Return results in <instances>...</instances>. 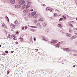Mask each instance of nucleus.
<instances>
[{
  "label": "nucleus",
  "instance_id": "nucleus-1",
  "mask_svg": "<svg viewBox=\"0 0 77 77\" xmlns=\"http://www.w3.org/2000/svg\"><path fill=\"white\" fill-rule=\"evenodd\" d=\"M27 5H26V8H29L30 6V5L32 4V2L31 1L27 0Z\"/></svg>",
  "mask_w": 77,
  "mask_h": 77
},
{
  "label": "nucleus",
  "instance_id": "nucleus-2",
  "mask_svg": "<svg viewBox=\"0 0 77 77\" xmlns=\"http://www.w3.org/2000/svg\"><path fill=\"white\" fill-rule=\"evenodd\" d=\"M63 50L65 51H66V52H68L69 51H71V48H64Z\"/></svg>",
  "mask_w": 77,
  "mask_h": 77
},
{
  "label": "nucleus",
  "instance_id": "nucleus-3",
  "mask_svg": "<svg viewBox=\"0 0 77 77\" xmlns=\"http://www.w3.org/2000/svg\"><path fill=\"white\" fill-rule=\"evenodd\" d=\"M19 3L20 5H23V4H24L25 2V1H24V0H19Z\"/></svg>",
  "mask_w": 77,
  "mask_h": 77
},
{
  "label": "nucleus",
  "instance_id": "nucleus-4",
  "mask_svg": "<svg viewBox=\"0 0 77 77\" xmlns=\"http://www.w3.org/2000/svg\"><path fill=\"white\" fill-rule=\"evenodd\" d=\"M30 11V10H29V9H26L24 10L23 12L24 13H26L27 14V13H29V12Z\"/></svg>",
  "mask_w": 77,
  "mask_h": 77
},
{
  "label": "nucleus",
  "instance_id": "nucleus-5",
  "mask_svg": "<svg viewBox=\"0 0 77 77\" xmlns=\"http://www.w3.org/2000/svg\"><path fill=\"white\" fill-rule=\"evenodd\" d=\"M21 6V5H15V8H16V9H19V8H20Z\"/></svg>",
  "mask_w": 77,
  "mask_h": 77
},
{
  "label": "nucleus",
  "instance_id": "nucleus-6",
  "mask_svg": "<svg viewBox=\"0 0 77 77\" xmlns=\"http://www.w3.org/2000/svg\"><path fill=\"white\" fill-rule=\"evenodd\" d=\"M24 8H26V9H28V8H26V4H25L23 6H22V9L23 10Z\"/></svg>",
  "mask_w": 77,
  "mask_h": 77
},
{
  "label": "nucleus",
  "instance_id": "nucleus-7",
  "mask_svg": "<svg viewBox=\"0 0 77 77\" xmlns=\"http://www.w3.org/2000/svg\"><path fill=\"white\" fill-rule=\"evenodd\" d=\"M51 42L53 44H56L58 42V40H52Z\"/></svg>",
  "mask_w": 77,
  "mask_h": 77
},
{
  "label": "nucleus",
  "instance_id": "nucleus-8",
  "mask_svg": "<svg viewBox=\"0 0 77 77\" xmlns=\"http://www.w3.org/2000/svg\"><path fill=\"white\" fill-rule=\"evenodd\" d=\"M14 25L15 26H18L19 23L18 21L17 20L14 23Z\"/></svg>",
  "mask_w": 77,
  "mask_h": 77
},
{
  "label": "nucleus",
  "instance_id": "nucleus-9",
  "mask_svg": "<svg viewBox=\"0 0 77 77\" xmlns=\"http://www.w3.org/2000/svg\"><path fill=\"white\" fill-rule=\"evenodd\" d=\"M10 2L11 4H14L15 3V0H11Z\"/></svg>",
  "mask_w": 77,
  "mask_h": 77
},
{
  "label": "nucleus",
  "instance_id": "nucleus-10",
  "mask_svg": "<svg viewBox=\"0 0 77 77\" xmlns=\"http://www.w3.org/2000/svg\"><path fill=\"white\" fill-rule=\"evenodd\" d=\"M11 37L12 38H13L14 40H17V38L14 35H11Z\"/></svg>",
  "mask_w": 77,
  "mask_h": 77
},
{
  "label": "nucleus",
  "instance_id": "nucleus-11",
  "mask_svg": "<svg viewBox=\"0 0 77 77\" xmlns=\"http://www.w3.org/2000/svg\"><path fill=\"white\" fill-rule=\"evenodd\" d=\"M36 14V11H34L31 14V15L32 16H34Z\"/></svg>",
  "mask_w": 77,
  "mask_h": 77
},
{
  "label": "nucleus",
  "instance_id": "nucleus-12",
  "mask_svg": "<svg viewBox=\"0 0 77 77\" xmlns=\"http://www.w3.org/2000/svg\"><path fill=\"white\" fill-rule=\"evenodd\" d=\"M66 35L67 36V37H71V34L67 33L66 34Z\"/></svg>",
  "mask_w": 77,
  "mask_h": 77
},
{
  "label": "nucleus",
  "instance_id": "nucleus-13",
  "mask_svg": "<svg viewBox=\"0 0 77 77\" xmlns=\"http://www.w3.org/2000/svg\"><path fill=\"white\" fill-rule=\"evenodd\" d=\"M43 25L44 27H45V26L47 25V23L45 22L43 23Z\"/></svg>",
  "mask_w": 77,
  "mask_h": 77
},
{
  "label": "nucleus",
  "instance_id": "nucleus-14",
  "mask_svg": "<svg viewBox=\"0 0 77 77\" xmlns=\"http://www.w3.org/2000/svg\"><path fill=\"white\" fill-rule=\"evenodd\" d=\"M44 18L43 17L41 18L39 20V21H44Z\"/></svg>",
  "mask_w": 77,
  "mask_h": 77
},
{
  "label": "nucleus",
  "instance_id": "nucleus-15",
  "mask_svg": "<svg viewBox=\"0 0 77 77\" xmlns=\"http://www.w3.org/2000/svg\"><path fill=\"white\" fill-rule=\"evenodd\" d=\"M49 11L50 12H53L54 11V9L52 8H50Z\"/></svg>",
  "mask_w": 77,
  "mask_h": 77
},
{
  "label": "nucleus",
  "instance_id": "nucleus-16",
  "mask_svg": "<svg viewBox=\"0 0 77 77\" xmlns=\"http://www.w3.org/2000/svg\"><path fill=\"white\" fill-rule=\"evenodd\" d=\"M42 39L43 40H44V41H47V40H48V39H47V38H42Z\"/></svg>",
  "mask_w": 77,
  "mask_h": 77
},
{
  "label": "nucleus",
  "instance_id": "nucleus-17",
  "mask_svg": "<svg viewBox=\"0 0 77 77\" xmlns=\"http://www.w3.org/2000/svg\"><path fill=\"white\" fill-rule=\"evenodd\" d=\"M59 44L60 43H59L55 45L56 47H59V46H60V45Z\"/></svg>",
  "mask_w": 77,
  "mask_h": 77
},
{
  "label": "nucleus",
  "instance_id": "nucleus-18",
  "mask_svg": "<svg viewBox=\"0 0 77 77\" xmlns=\"http://www.w3.org/2000/svg\"><path fill=\"white\" fill-rule=\"evenodd\" d=\"M38 14H37L33 18H38Z\"/></svg>",
  "mask_w": 77,
  "mask_h": 77
},
{
  "label": "nucleus",
  "instance_id": "nucleus-19",
  "mask_svg": "<svg viewBox=\"0 0 77 77\" xmlns=\"http://www.w3.org/2000/svg\"><path fill=\"white\" fill-rule=\"evenodd\" d=\"M2 26L3 27H4V28H6L7 27L6 25L4 23L2 24Z\"/></svg>",
  "mask_w": 77,
  "mask_h": 77
},
{
  "label": "nucleus",
  "instance_id": "nucleus-20",
  "mask_svg": "<svg viewBox=\"0 0 77 77\" xmlns=\"http://www.w3.org/2000/svg\"><path fill=\"white\" fill-rule=\"evenodd\" d=\"M5 18H6V20L9 22V18H8L7 16H6Z\"/></svg>",
  "mask_w": 77,
  "mask_h": 77
},
{
  "label": "nucleus",
  "instance_id": "nucleus-21",
  "mask_svg": "<svg viewBox=\"0 0 77 77\" xmlns=\"http://www.w3.org/2000/svg\"><path fill=\"white\" fill-rule=\"evenodd\" d=\"M11 26H12V29H15V25H14L11 24Z\"/></svg>",
  "mask_w": 77,
  "mask_h": 77
},
{
  "label": "nucleus",
  "instance_id": "nucleus-22",
  "mask_svg": "<svg viewBox=\"0 0 77 77\" xmlns=\"http://www.w3.org/2000/svg\"><path fill=\"white\" fill-rule=\"evenodd\" d=\"M49 32V29H47L45 30V33H48V32Z\"/></svg>",
  "mask_w": 77,
  "mask_h": 77
},
{
  "label": "nucleus",
  "instance_id": "nucleus-23",
  "mask_svg": "<svg viewBox=\"0 0 77 77\" xmlns=\"http://www.w3.org/2000/svg\"><path fill=\"white\" fill-rule=\"evenodd\" d=\"M70 39H71V40H72L73 39H75V37H74V36H73Z\"/></svg>",
  "mask_w": 77,
  "mask_h": 77
},
{
  "label": "nucleus",
  "instance_id": "nucleus-24",
  "mask_svg": "<svg viewBox=\"0 0 77 77\" xmlns=\"http://www.w3.org/2000/svg\"><path fill=\"white\" fill-rule=\"evenodd\" d=\"M63 18H64V19H65V20H66V16L64 15H63Z\"/></svg>",
  "mask_w": 77,
  "mask_h": 77
},
{
  "label": "nucleus",
  "instance_id": "nucleus-25",
  "mask_svg": "<svg viewBox=\"0 0 77 77\" xmlns=\"http://www.w3.org/2000/svg\"><path fill=\"white\" fill-rule=\"evenodd\" d=\"M58 26L59 28H61V27H62V24H58Z\"/></svg>",
  "mask_w": 77,
  "mask_h": 77
},
{
  "label": "nucleus",
  "instance_id": "nucleus-26",
  "mask_svg": "<svg viewBox=\"0 0 77 77\" xmlns=\"http://www.w3.org/2000/svg\"><path fill=\"white\" fill-rule=\"evenodd\" d=\"M50 9V8H49V7H47L46 8V11H48Z\"/></svg>",
  "mask_w": 77,
  "mask_h": 77
},
{
  "label": "nucleus",
  "instance_id": "nucleus-27",
  "mask_svg": "<svg viewBox=\"0 0 77 77\" xmlns=\"http://www.w3.org/2000/svg\"><path fill=\"white\" fill-rule=\"evenodd\" d=\"M30 27H31L32 28H37V27L36 26H30Z\"/></svg>",
  "mask_w": 77,
  "mask_h": 77
},
{
  "label": "nucleus",
  "instance_id": "nucleus-28",
  "mask_svg": "<svg viewBox=\"0 0 77 77\" xmlns=\"http://www.w3.org/2000/svg\"><path fill=\"white\" fill-rule=\"evenodd\" d=\"M58 15L57 13H55L54 15V17H57Z\"/></svg>",
  "mask_w": 77,
  "mask_h": 77
},
{
  "label": "nucleus",
  "instance_id": "nucleus-29",
  "mask_svg": "<svg viewBox=\"0 0 77 77\" xmlns=\"http://www.w3.org/2000/svg\"><path fill=\"white\" fill-rule=\"evenodd\" d=\"M37 23V20H34V23L35 24Z\"/></svg>",
  "mask_w": 77,
  "mask_h": 77
},
{
  "label": "nucleus",
  "instance_id": "nucleus-30",
  "mask_svg": "<svg viewBox=\"0 0 77 77\" xmlns=\"http://www.w3.org/2000/svg\"><path fill=\"white\" fill-rule=\"evenodd\" d=\"M59 21H63V18H61L59 19Z\"/></svg>",
  "mask_w": 77,
  "mask_h": 77
},
{
  "label": "nucleus",
  "instance_id": "nucleus-31",
  "mask_svg": "<svg viewBox=\"0 0 77 77\" xmlns=\"http://www.w3.org/2000/svg\"><path fill=\"white\" fill-rule=\"evenodd\" d=\"M19 39L21 40V41H23V38H21V37H20L19 38Z\"/></svg>",
  "mask_w": 77,
  "mask_h": 77
},
{
  "label": "nucleus",
  "instance_id": "nucleus-32",
  "mask_svg": "<svg viewBox=\"0 0 77 77\" xmlns=\"http://www.w3.org/2000/svg\"><path fill=\"white\" fill-rule=\"evenodd\" d=\"M69 32H70V33H71V32H72V30H71V29H69Z\"/></svg>",
  "mask_w": 77,
  "mask_h": 77
},
{
  "label": "nucleus",
  "instance_id": "nucleus-33",
  "mask_svg": "<svg viewBox=\"0 0 77 77\" xmlns=\"http://www.w3.org/2000/svg\"><path fill=\"white\" fill-rule=\"evenodd\" d=\"M65 42V41H62V42H61L59 43H58L60 45V44H61V43H63V42Z\"/></svg>",
  "mask_w": 77,
  "mask_h": 77
},
{
  "label": "nucleus",
  "instance_id": "nucleus-34",
  "mask_svg": "<svg viewBox=\"0 0 77 77\" xmlns=\"http://www.w3.org/2000/svg\"><path fill=\"white\" fill-rule=\"evenodd\" d=\"M8 38H11V36H10V34H8Z\"/></svg>",
  "mask_w": 77,
  "mask_h": 77
},
{
  "label": "nucleus",
  "instance_id": "nucleus-35",
  "mask_svg": "<svg viewBox=\"0 0 77 77\" xmlns=\"http://www.w3.org/2000/svg\"><path fill=\"white\" fill-rule=\"evenodd\" d=\"M74 52L75 53H77V50H75L74 51Z\"/></svg>",
  "mask_w": 77,
  "mask_h": 77
},
{
  "label": "nucleus",
  "instance_id": "nucleus-36",
  "mask_svg": "<svg viewBox=\"0 0 77 77\" xmlns=\"http://www.w3.org/2000/svg\"><path fill=\"white\" fill-rule=\"evenodd\" d=\"M30 39H31V41H32L33 40V37H31V38H30Z\"/></svg>",
  "mask_w": 77,
  "mask_h": 77
},
{
  "label": "nucleus",
  "instance_id": "nucleus-37",
  "mask_svg": "<svg viewBox=\"0 0 77 77\" xmlns=\"http://www.w3.org/2000/svg\"><path fill=\"white\" fill-rule=\"evenodd\" d=\"M55 11H56V12H59V11L57 9L55 10Z\"/></svg>",
  "mask_w": 77,
  "mask_h": 77
},
{
  "label": "nucleus",
  "instance_id": "nucleus-38",
  "mask_svg": "<svg viewBox=\"0 0 77 77\" xmlns=\"http://www.w3.org/2000/svg\"><path fill=\"white\" fill-rule=\"evenodd\" d=\"M5 52L6 53H9V52H8V51H6Z\"/></svg>",
  "mask_w": 77,
  "mask_h": 77
},
{
  "label": "nucleus",
  "instance_id": "nucleus-39",
  "mask_svg": "<svg viewBox=\"0 0 77 77\" xmlns=\"http://www.w3.org/2000/svg\"><path fill=\"white\" fill-rule=\"evenodd\" d=\"M70 26H71V27H74L73 25H72L71 24H70Z\"/></svg>",
  "mask_w": 77,
  "mask_h": 77
},
{
  "label": "nucleus",
  "instance_id": "nucleus-40",
  "mask_svg": "<svg viewBox=\"0 0 77 77\" xmlns=\"http://www.w3.org/2000/svg\"><path fill=\"white\" fill-rule=\"evenodd\" d=\"M73 55L74 56H77V54H73Z\"/></svg>",
  "mask_w": 77,
  "mask_h": 77
},
{
  "label": "nucleus",
  "instance_id": "nucleus-41",
  "mask_svg": "<svg viewBox=\"0 0 77 77\" xmlns=\"http://www.w3.org/2000/svg\"><path fill=\"white\" fill-rule=\"evenodd\" d=\"M9 74V71H7V75H8Z\"/></svg>",
  "mask_w": 77,
  "mask_h": 77
},
{
  "label": "nucleus",
  "instance_id": "nucleus-42",
  "mask_svg": "<svg viewBox=\"0 0 77 77\" xmlns=\"http://www.w3.org/2000/svg\"><path fill=\"white\" fill-rule=\"evenodd\" d=\"M34 41H36V38H35V37H34Z\"/></svg>",
  "mask_w": 77,
  "mask_h": 77
},
{
  "label": "nucleus",
  "instance_id": "nucleus-43",
  "mask_svg": "<svg viewBox=\"0 0 77 77\" xmlns=\"http://www.w3.org/2000/svg\"><path fill=\"white\" fill-rule=\"evenodd\" d=\"M61 32L62 33H64V32L63 31H61Z\"/></svg>",
  "mask_w": 77,
  "mask_h": 77
},
{
  "label": "nucleus",
  "instance_id": "nucleus-44",
  "mask_svg": "<svg viewBox=\"0 0 77 77\" xmlns=\"http://www.w3.org/2000/svg\"><path fill=\"white\" fill-rule=\"evenodd\" d=\"M27 26H26L25 28V30H26V29H27Z\"/></svg>",
  "mask_w": 77,
  "mask_h": 77
},
{
  "label": "nucleus",
  "instance_id": "nucleus-45",
  "mask_svg": "<svg viewBox=\"0 0 77 77\" xmlns=\"http://www.w3.org/2000/svg\"><path fill=\"white\" fill-rule=\"evenodd\" d=\"M22 29L23 30L24 29V27H23L22 28Z\"/></svg>",
  "mask_w": 77,
  "mask_h": 77
},
{
  "label": "nucleus",
  "instance_id": "nucleus-46",
  "mask_svg": "<svg viewBox=\"0 0 77 77\" xmlns=\"http://www.w3.org/2000/svg\"><path fill=\"white\" fill-rule=\"evenodd\" d=\"M18 33H19V32L18 31H17L16 32V34H18Z\"/></svg>",
  "mask_w": 77,
  "mask_h": 77
},
{
  "label": "nucleus",
  "instance_id": "nucleus-47",
  "mask_svg": "<svg viewBox=\"0 0 77 77\" xmlns=\"http://www.w3.org/2000/svg\"><path fill=\"white\" fill-rule=\"evenodd\" d=\"M75 3L77 5V0L75 1Z\"/></svg>",
  "mask_w": 77,
  "mask_h": 77
},
{
  "label": "nucleus",
  "instance_id": "nucleus-48",
  "mask_svg": "<svg viewBox=\"0 0 77 77\" xmlns=\"http://www.w3.org/2000/svg\"><path fill=\"white\" fill-rule=\"evenodd\" d=\"M43 6H46V5L45 4H43Z\"/></svg>",
  "mask_w": 77,
  "mask_h": 77
},
{
  "label": "nucleus",
  "instance_id": "nucleus-49",
  "mask_svg": "<svg viewBox=\"0 0 77 77\" xmlns=\"http://www.w3.org/2000/svg\"><path fill=\"white\" fill-rule=\"evenodd\" d=\"M30 11H33V9H32L30 10Z\"/></svg>",
  "mask_w": 77,
  "mask_h": 77
},
{
  "label": "nucleus",
  "instance_id": "nucleus-50",
  "mask_svg": "<svg viewBox=\"0 0 77 77\" xmlns=\"http://www.w3.org/2000/svg\"><path fill=\"white\" fill-rule=\"evenodd\" d=\"M67 17H68V18H69V17H70V18H71V17L68 16V15H67Z\"/></svg>",
  "mask_w": 77,
  "mask_h": 77
},
{
  "label": "nucleus",
  "instance_id": "nucleus-51",
  "mask_svg": "<svg viewBox=\"0 0 77 77\" xmlns=\"http://www.w3.org/2000/svg\"><path fill=\"white\" fill-rule=\"evenodd\" d=\"M73 67H74V68H75V65H74L73 66Z\"/></svg>",
  "mask_w": 77,
  "mask_h": 77
},
{
  "label": "nucleus",
  "instance_id": "nucleus-52",
  "mask_svg": "<svg viewBox=\"0 0 77 77\" xmlns=\"http://www.w3.org/2000/svg\"><path fill=\"white\" fill-rule=\"evenodd\" d=\"M16 44H18V42H16Z\"/></svg>",
  "mask_w": 77,
  "mask_h": 77
},
{
  "label": "nucleus",
  "instance_id": "nucleus-53",
  "mask_svg": "<svg viewBox=\"0 0 77 77\" xmlns=\"http://www.w3.org/2000/svg\"><path fill=\"white\" fill-rule=\"evenodd\" d=\"M35 50H37V51H38V49H35Z\"/></svg>",
  "mask_w": 77,
  "mask_h": 77
},
{
  "label": "nucleus",
  "instance_id": "nucleus-54",
  "mask_svg": "<svg viewBox=\"0 0 77 77\" xmlns=\"http://www.w3.org/2000/svg\"><path fill=\"white\" fill-rule=\"evenodd\" d=\"M1 0V1H2V2H4V1H3V0Z\"/></svg>",
  "mask_w": 77,
  "mask_h": 77
},
{
  "label": "nucleus",
  "instance_id": "nucleus-55",
  "mask_svg": "<svg viewBox=\"0 0 77 77\" xmlns=\"http://www.w3.org/2000/svg\"><path fill=\"white\" fill-rule=\"evenodd\" d=\"M11 53H14V51H11Z\"/></svg>",
  "mask_w": 77,
  "mask_h": 77
},
{
  "label": "nucleus",
  "instance_id": "nucleus-56",
  "mask_svg": "<svg viewBox=\"0 0 77 77\" xmlns=\"http://www.w3.org/2000/svg\"><path fill=\"white\" fill-rule=\"evenodd\" d=\"M32 41V43H33V40Z\"/></svg>",
  "mask_w": 77,
  "mask_h": 77
},
{
  "label": "nucleus",
  "instance_id": "nucleus-57",
  "mask_svg": "<svg viewBox=\"0 0 77 77\" xmlns=\"http://www.w3.org/2000/svg\"><path fill=\"white\" fill-rule=\"evenodd\" d=\"M2 47V45H0V47Z\"/></svg>",
  "mask_w": 77,
  "mask_h": 77
},
{
  "label": "nucleus",
  "instance_id": "nucleus-58",
  "mask_svg": "<svg viewBox=\"0 0 77 77\" xmlns=\"http://www.w3.org/2000/svg\"><path fill=\"white\" fill-rule=\"evenodd\" d=\"M32 41H31H31H30V42H32Z\"/></svg>",
  "mask_w": 77,
  "mask_h": 77
},
{
  "label": "nucleus",
  "instance_id": "nucleus-59",
  "mask_svg": "<svg viewBox=\"0 0 77 77\" xmlns=\"http://www.w3.org/2000/svg\"><path fill=\"white\" fill-rule=\"evenodd\" d=\"M76 20H77V18H76Z\"/></svg>",
  "mask_w": 77,
  "mask_h": 77
}]
</instances>
